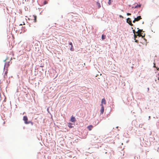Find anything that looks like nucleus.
I'll return each instance as SVG.
<instances>
[{
	"label": "nucleus",
	"mask_w": 159,
	"mask_h": 159,
	"mask_svg": "<svg viewBox=\"0 0 159 159\" xmlns=\"http://www.w3.org/2000/svg\"><path fill=\"white\" fill-rule=\"evenodd\" d=\"M143 30L139 29L137 32H136V33H137V35L139 37H143L141 32H142Z\"/></svg>",
	"instance_id": "obj_1"
},
{
	"label": "nucleus",
	"mask_w": 159,
	"mask_h": 159,
	"mask_svg": "<svg viewBox=\"0 0 159 159\" xmlns=\"http://www.w3.org/2000/svg\"><path fill=\"white\" fill-rule=\"evenodd\" d=\"M23 120L25 121V123L26 124H28L30 123L29 122H28V118L26 116H24L23 117Z\"/></svg>",
	"instance_id": "obj_2"
},
{
	"label": "nucleus",
	"mask_w": 159,
	"mask_h": 159,
	"mask_svg": "<svg viewBox=\"0 0 159 159\" xmlns=\"http://www.w3.org/2000/svg\"><path fill=\"white\" fill-rule=\"evenodd\" d=\"M127 22L130 25L133 26V24H132L131 20H130L129 18H128L127 19Z\"/></svg>",
	"instance_id": "obj_3"
},
{
	"label": "nucleus",
	"mask_w": 159,
	"mask_h": 159,
	"mask_svg": "<svg viewBox=\"0 0 159 159\" xmlns=\"http://www.w3.org/2000/svg\"><path fill=\"white\" fill-rule=\"evenodd\" d=\"M101 108L100 110V112L101 114H102L104 111V107L103 106V105L102 104H101Z\"/></svg>",
	"instance_id": "obj_4"
},
{
	"label": "nucleus",
	"mask_w": 159,
	"mask_h": 159,
	"mask_svg": "<svg viewBox=\"0 0 159 159\" xmlns=\"http://www.w3.org/2000/svg\"><path fill=\"white\" fill-rule=\"evenodd\" d=\"M70 121L72 122H75V121H76V120L75 117H74L73 116H72Z\"/></svg>",
	"instance_id": "obj_5"
},
{
	"label": "nucleus",
	"mask_w": 159,
	"mask_h": 159,
	"mask_svg": "<svg viewBox=\"0 0 159 159\" xmlns=\"http://www.w3.org/2000/svg\"><path fill=\"white\" fill-rule=\"evenodd\" d=\"M69 44L70 45H71V46H70L71 48L70 49V50L71 51H73L74 50V49L73 48V46L72 43L71 42H70L69 43Z\"/></svg>",
	"instance_id": "obj_6"
},
{
	"label": "nucleus",
	"mask_w": 159,
	"mask_h": 159,
	"mask_svg": "<svg viewBox=\"0 0 159 159\" xmlns=\"http://www.w3.org/2000/svg\"><path fill=\"white\" fill-rule=\"evenodd\" d=\"M106 102L104 98H103L102 99L101 104L103 105V104H106Z\"/></svg>",
	"instance_id": "obj_7"
},
{
	"label": "nucleus",
	"mask_w": 159,
	"mask_h": 159,
	"mask_svg": "<svg viewBox=\"0 0 159 159\" xmlns=\"http://www.w3.org/2000/svg\"><path fill=\"white\" fill-rule=\"evenodd\" d=\"M93 126L92 125H89V126H88L87 127V129L89 130V131H91L92 129L93 128Z\"/></svg>",
	"instance_id": "obj_8"
},
{
	"label": "nucleus",
	"mask_w": 159,
	"mask_h": 159,
	"mask_svg": "<svg viewBox=\"0 0 159 159\" xmlns=\"http://www.w3.org/2000/svg\"><path fill=\"white\" fill-rule=\"evenodd\" d=\"M134 19H135V20H136V21H138L140 19H142V18L140 16H138L137 18H135Z\"/></svg>",
	"instance_id": "obj_9"
},
{
	"label": "nucleus",
	"mask_w": 159,
	"mask_h": 159,
	"mask_svg": "<svg viewBox=\"0 0 159 159\" xmlns=\"http://www.w3.org/2000/svg\"><path fill=\"white\" fill-rule=\"evenodd\" d=\"M72 124L71 123H69L68 124V127H69L70 128H72L73 127V126H72Z\"/></svg>",
	"instance_id": "obj_10"
},
{
	"label": "nucleus",
	"mask_w": 159,
	"mask_h": 159,
	"mask_svg": "<svg viewBox=\"0 0 159 159\" xmlns=\"http://www.w3.org/2000/svg\"><path fill=\"white\" fill-rule=\"evenodd\" d=\"M7 71H5V72L4 73V78H7Z\"/></svg>",
	"instance_id": "obj_11"
},
{
	"label": "nucleus",
	"mask_w": 159,
	"mask_h": 159,
	"mask_svg": "<svg viewBox=\"0 0 159 159\" xmlns=\"http://www.w3.org/2000/svg\"><path fill=\"white\" fill-rule=\"evenodd\" d=\"M97 5L98 6V8H100L101 7V6L100 3L99 2H97Z\"/></svg>",
	"instance_id": "obj_12"
},
{
	"label": "nucleus",
	"mask_w": 159,
	"mask_h": 159,
	"mask_svg": "<svg viewBox=\"0 0 159 159\" xmlns=\"http://www.w3.org/2000/svg\"><path fill=\"white\" fill-rule=\"evenodd\" d=\"M106 35L102 34V40L106 38Z\"/></svg>",
	"instance_id": "obj_13"
},
{
	"label": "nucleus",
	"mask_w": 159,
	"mask_h": 159,
	"mask_svg": "<svg viewBox=\"0 0 159 159\" xmlns=\"http://www.w3.org/2000/svg\"><path fill=\"white\" fill-rule=\"evenodd\" d=\"M141 4H140V5H136V6H135L134 8H137L138 7H141Z\"/></svg>",
	"instance_id": "obj_14"
},
{
	"label": "nucleus",
	"mask_w": 159,
	"mask_h": 159,
	"mask_svg": "<svg viewBox=\"0 0 159 159\" xmlns=\"http://www.w3.org/2000/svg\"><path fill=\"white\" fill-rule=\"evenodd\" d=\"M34 22H36V18L37 17L36 16H34Z\"/></svg>",
	"instance_id": "obj_15"
},
{
	"label": "nucleus",
	"mask_w": 159,
	"mask_h": 159,
	"mask_svg": "<svg viewBox=\"0 0 159 159\" xmlns=\"http://www.w3.org/2000/svg\"><path fill=\"white\" fill-rule=\"evenodd\" d=\"M111 0H108V3L109 5H111Z\"/></svg>",
	"instance_id": "obj_16"
},
{
	"label": "nucleus",
	"mask_w": 159,
	"mask_h": 159,
	"mask_svg": "<svg viewBox=\"0 0 159 159\" xmlns=\"http://www.w3.org/2000/svg\"><path fill=\"white\" fill-rule=\"evenodd\" d=\"M154 67L156 68L157 69V70L158 69V68L157 67H156V65H155V63H154Z\"/></svg>",
	"instance_id": "obj_17"
},
{
	"label": "nucleus",
	"mask_w": 159,
	"mask_h": 159,
	"mask_svg": "<svg viewBox=\"0 0 159 159\" xmlns=\"http://www.w3.org/2000/svg\"><path fill=\"white\" fill-rule=\"evenodd\" d=\"M47 2L46 1H44V5L45 4H47Z\"/></svg>",
	"instance_id": "obj_18"
},
{
	"label": "nucleus",
	"mask_w": 159,
	"mask_h": 159,
	"mask_svg": "<svg viewBox=\"0 0 159 159\" xmlns=\"http://www.w3.org/2000/svg\"><path fill=\"white\" fill-rule=\"evenodd\" d=\"M127 15L128 16H129V15H131V14L130 13H127Z\"/></svg>",
	"instance_id": "obj_19"
},
{
	"label": "nucleus",
	"mask_w": 159,
	"mask_h": 159,
	"mask_svg": "<svg viewBox=\"0 0 159 159\" xmlns=\"http://www.w3.org/2000/svg\"><path fill=\"white\" fill-rule=\"evenodd\" d=\"M119 17H120V18H123V17L122 16H121V15H119Z\"/></svg>",
	"instance_id": "obj_20"
},
{
	"label": "nucleus",
	"mask_w": 159,
	"mask_h": 159,
	"mask_svg": "<svg viewBox=\"0 0 159 159\" xmlns=\"http://www.w3.org/2000/svg\"><path fill=\"white\" fill-rule=\"evenodd\" d=\"M135 19H134V20L133 21V23H135V21H136V20H135Z\"/></svg>",
	"instance_id": "obj_21"
},
{
	"label": "nucleus",
	"mask_w": 159,
	"mask_h": 159,
	"mask_svg": "<svg viewBox=\"0 0 159 159\" xmlns=\"http://www.w3.org/2000/svg\"><path fill=\"white\" fill-rule=\"evenodd\" d=\"M133 33L134 34H135V30H133Z\"/></svg>",
	"instance_id": "obj_22"
},
{
	"label": "nucleus",
	"mask_w": 159,
	"mask_h": 159,
	"mask_svg": "<svg viewBox=\"0 0 159 159\" xmlns=\"http://www.w3.org/2000/svg\"><path fill=\"white\" fill-rule=\"evenodd\" d=\"M137 35H136L135 34H134V38H135L136 37H137Z\"/></svg>",
	"instance_id": "obj_23"
},
{
	"label": "nucleus",
	"mask_w": 159,
	"mask_h": 159,
	"mask_svg": "<svg viewBox=\"0 0 159 159\" xmlns=\"http://www.w3.org/2000/svg\"><path fill=\"white\" fill-rule=\"evenodd\" d=\"M137 40H136V41H135V42H137Z\"/></svg>",
	"instance_id": "obj_24"
}]
</instances>
